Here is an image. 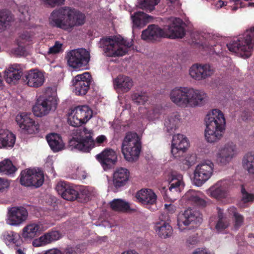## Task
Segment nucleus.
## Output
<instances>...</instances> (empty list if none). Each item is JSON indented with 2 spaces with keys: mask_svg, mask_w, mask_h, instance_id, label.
<instances>
[{
  "mask_svg": "<svg viewBox=\"0 0 254 254\" xmlns=\"http://www.w3.org/2000/svg\"><path fill=\"white\" fill-rule=\"evenodd\" d=\"M243 168L251 175H254V152L247 153L243 158Z\"/></svg>",
  "mask_w": 254,
  "mask_h": 254,
  "instance_id": "40",
  "label": "nucleus"
},
{
  "mask_svg": "<svg viewBox=\"0 0 254 254\" xmlns=\"http://www.w3.org/2000/svg\"><path fill=\"white\" fill-rule=\"evenodd\" d=\"M61 237V234L58 231H49L38 239H34L32 245L36 247H40L57 241Z\"/></svg>",
  "mask_w": 254,
  "mask_h": 254,
  "instance_id": "30",
  "label": "nucleus"
},
{
  "mask_svg": "<svg viewBox=\"0 0 254 254\" xmlns=\"http://www.w3.org/2000/svg\"><path fill=\"white\" fill-rule=\"evenodd\" d=\"M44 254H63L62 252L57 249H53L46 251Z\"/></svg>",
  "mask_w": 254,
  "mask_h": 254,
  "instance_id": "61",
  "label": "nucleus"
},
{
  "mask_svg": "<svg viewBox=\"0 0 254 254\" xmlns=\"http://www.w3.org/2000/svg\"><path fill=\"white\" fill-rule=\"evenodd\" d=\"M241 105H243L245 109L243 111L241 117L243 120H248L251 116L250 109L254 110V100L252 99H249L248 101H242Z\"/></svg>",
  "mask_w": 254,
  "mask_h": 254,
  "instance_id": "45",
  "label": "nucleus"
},
{
  "mask_svg": "<svg viewBox=\"0 0 254 254\" xmlns=\"http://www.w3.org/2000/svg\"><path fill=\"white\" fill-rule=\"evenodd\" d=\"M131 18L133 22V27L140 28L149 22L151 16L143 12L138 11L132 15Z\"/></svg>",
  "mask_w": 254,
  "mask_h": 254,
  "instance_id": "38",
  "label": "nucleus"
},
{
  "mask_svg": "<svg viewBox=\"0 0 254 254\" xmlns=\"http://www.w3.org/2000/svg\"><path fill=\"white\" fill-rule=\"evenodd\" d=\"M90 197V192L85 187H81L78 189V195L77 200L81 202H85L88 201Z\"/></svg>",
  "mask_w": 254,
  "mask_h": 254,
  "instance_id": "48",
  "label": "nucleus"
},
{
  "mask_svg": "<svg viewBox=\"0 0 254 254\" xmlns=\"http://www.w3.org/2000/svg\"><path fill=\"white\" fill-rule=\"evenodd\" d=\"M189 146V142L187 138L184 135L177 134L173 137L172 141L171 152L174 157L180 156L177 153L182 151L184 152Z\"/></svg>",
  "mask_w": 254,
  "mask_h": 254,
  "instance_id": "24",
  "label": "nucleus"
},
{
  "mask_svg": "<svg viewBox=\"0 0 254 254\" xmlns=\"http://www.w3.org/2000/svg\"><path fill=\"white\" fill-rule=\"evenodd\" d=\"M44 181V176L41 171L28 169L20 173V183L22 186L37 188L43 185Z\"/></svg>",
  "mask_w": 254,
  "mask_h": 254,
  "instance_id": "9",
  "label": "nucleus"
},
{
  "mask_svg": "<svg viewBox=\"0 0 254 254\" xmlns=\"http://www.w3.org/2000/svg\"><path fill=\"white\" fill-rule=\"evenodd\" d=\"M46 139L50 148L54 152H59L64 148V144L59 134L51 133L46 136Z\"/></svg>",
  "mask_w": 254,
  "mask_h": 254,
  "instance_id": "33",
  "label": "nucleus"
},
{
  "mask_svg": "<svg viewBox=\"0 0 254 254\" xmlns=\"http://www.w3.org/2000/svg\"><path fill=\"white\" fill-rule=\"evenodd\" d=\"M65 58L67 64L75 69L85 68L88 64L90 55L89 52L83 48L70 50L67 52Z\"/></svg>",
  "mask_w": 254,
  "mask_h": 254,
  "instance_id": "8",
  "label": "nucleus"
},
{
  "mask_svg": "<svg viewBox=\"0 0 254 254\" xmlns=\"http://www.w3.org/2000/svg\"><path fill=\"white\" fill-rule=\"evenodd\" d=\"M93 132L85 127L76 130L75 137L69 141V146L83 152H89L95 146Z\"/></svg>",
  "mask_w": 254,
  "mask_h": 254,
  "instance_id": "7",
  "label": "nucleus"
},
{
  "mask_svg": "<svg viewBox=\"0 0 254 254\" xmlns=\"http://www.w3.org/2000/svg\"><path fill=\"white\" fill-rule=\"evenodd\" d=\"M161 107L160 106L156 105L148 111V117L150 120H154L158 118L161 114Z\"/></svg>",
  "mask_w": 254,
  "mask_h": 254,
  "instance_id": "52",
  "label": "nucleus"
},
{
  "mask_svg": "<svg viewBox=\"0 0 254 254\" xmlns=\"http://www.w3.org/2000/svg\"><path fill=\"white\" fill-rule=\"evenodd\" d=\"M3 236L6 244H14L17 247L20 244V236L15 232L12 231H7L4 233Z\"/></svg>",
  "mask_w": 254,
  "mask_h": 254,
  "instance_id": "41",
  "label": "nucleus"
},
{
  "mask_svg": "<svg viewBox=\"0 0 254 254\" xmlns=\"http://www.w3.org/2000/svg\"><path fill=\"white\" fill-rule=\"evenodd\" d=\"M43 231V225L40 223H30L23 228L21 236L25 241L32 240Z\"/></svg>",
  "mask_w": 254,
  "mask_h": 254,
  "instance_id": "25",
  "label": "nucleus"
},
{
  "mask_svg": "<svg viewBox=\"0 0 254 254\" xmlns=\"http://www.w3.org/2000/svg\"><path fill=\"white\" fill-rule=\"evenodd\" d=\"M57 101L54 96L39 97L36 101L32 110L37 117H42L48 114L52 109L57 108Z\"/></svg>",
  "mask_w": 254,
  "mask_h": 254,
  "instance_id": "12",
  "label": "nucleus"
},
{
  "mask_svg": "<svg viewBox=\"0 0 254 254\" xmlns=\"http://www.w3.org/2000/svg\"><path fill=\"white\" fill-rule=\"evenodd\" d=\"M101 42L104 45V51L108 57H116L125 55L128 49L133 45V41H127L122 38L115 36L102 39Z\"/></svg>",
  "mask_w": 254,
  "mask_h": 254,
  "instance_id": "6",
  "label": "nucleus"
},
{
  "mask_svg": "<svg viewBox=\"0 0 254 254\" xmlns=\"http://www.w3.org/2000/svg\"><path fill=\"white\" fill-rule=\"evenodd\" d=\"M214 164L207 160L197 165L194 171L193 182L198 187L201 186L213 174Z\"/></svg>",
  "mask_w": 254,
  "mask_h": 254,
  "instance_id": "10",
  "label": "nucleus"
},
{
  "mask_svg": "<svg viewBox=\"0 0 254 254\" xmlns=\"http://www.w3.org/2000/svg\"><path fill=\"white\" fill-rule=\"evenodd\" d=\"M110 207L115 211L124 212L129 209V204L121 199H114L110 202Z\"/></svg>",
  "mask_w": 254,
  "mask_h": 254,
  "instance_id": "44",
  "label": "nucleus"
},
{
  "mask_svg": "<svg viewBox=\"0 0 254 254\" xmlns=\"http://www.w3.org/2000/svg\"><path fill=\"white\" fill-rule=\"evenodd\" d=\"M28 214L27 209L23 207H12L8 209L6 222L11 226H19L26 220Z\"/></svg>",
  "mask_w": 254,
  "mask_h": 254,
  "instance_id": "17",
  "label": "nucleus"
},
{
  "mask_svg": "<svg viewBox=\"0 0 254 254\" xmlns=\"http://www.w3.org/2000/svg\"><path fill=\"white\" fill-rule=\"evenodd\" d=\"M16 122L21 129V132L24 134H35L39 130L38 124L36 123L29 115L24 113L16 116Z\"/></svg>",
  "mask_w": 254,
  "mask_h": 254,
  "instance_id": "14",
  "label": "nucleus"
},
{
  "mask_svg": "<svg viewBox=\"0 0 254 254\" xmlns=\"http://www.w3.org/2000/svg\"><path fill=\"white\" fill-rule=\"evenodd\" d=\"M122 151L126 160L136 161L140 155L142 146L140 138L136 132H127L123 140Z\"/></svg>",
  "mask_w": 254,
  "mask_h": 254,
  "instance_id": "5",
  "label": "nucleus"
},
{
  "mask_svg": "<svg viewBox=\"0 0 254 254\" xmlns=\"http://www.w3.org/2000/svg\"><path fill=\"white\" fill-rule=\"evenodd\" d=\"M85 15L78 9L69 6H64L54 9L49 17L51 27L70 32L75 27L83 25Z\"/></svg>",
  "mask_w": 254,
  "mask_h": 254,
  "instance_id": "1",
  "label": "nucleus"
},
{
  "mask_svg": "<svg viewBox=\"0 0 254 254\" xmlns=\"http://www.w3.org/2000/svg\"><path fill=\"white\" fill-rule=\"evenodd\" d=\"M165 208L170 213H172L174 212V206L171 204L165 205Z\"/></svg>",
  "mask_w": 254,
  "mask_h": 254,
  "instance_id": "64",
  "label": "nucleus"
},
{
  "mask_svg": "<svg viewBox=\"0 0 254 254\" xmlns=\"http://www.w3.org/2000/svg\"><path fill=\"white\" fill-rule=\"evenodd\" d=\"M213 68L209 64H194L190 68L189 73L190 76L196 80L205 79L214 73Z\"/></svg>",
  "mask_w": 254,
  "mask_h": 254,
  "instance_id": "19",
  "label": "nucleus"
},
{
  "mask_svg": "<svg viewBox=\"0 0 254 254\" xmlns=\"http://www.w3.org/2000/svg\"><path fill=\"white\" fill-rule=\"evenodd\" d=\"M91 79V75L88 72L75 76L72 80L75 94L81 96L85 95L89 89Z\"/></svg>",
  "mask_w": 254,
  "mask_h": 254,
  "instance_id": "15",
  "label": "nucleus"
},
{
  "mask_svg": "<svg viewBox=\"0 0 254 254\" xmlns=\"http://www.w3.org/2000/svg\"><path fill=\"white\" fill-rule=\"evenodd\" d=\"M113 84L115 89L120 90L123 93H127L133 86V81L130 77L120 74L114 79Z\"/></svg>",
  "mask_w": 254,
  "mask_h": 254,
  "instance_id": "29",
  "label": "nucleus"
},
{
  "mask_svg": "<svg viewBox=\"0 0 254 254\" xmlns=\"http://www.w3.org/2000/svg\"><path fill=\"white\" fill-rule=\"evenodd\" d=\"M205 121V137L209 142L219 140L225 130L226 121L223 113L218 109H213L207 114Z\"/></svg>",
  "mask_w": 254,
  "mask_h": 254,
  "instance_id": "3",
  "label": "nucleus"
},
{
  "mask_svg": "<svg viewBox=\"0 0 254 254\" xmlns=\"http://www.w3.org/2000/svg\"><path fill=\"white\" fill-rule=\"evenodd\" d=\"M138 201L143 205H153L157 200V195L151 189H141L136 193Z\"/></svg>",
  "mask_w": 254,
  "mask_h": 254,
  "instance_id": "28",
  "label": "nucleus"
},
{
  "mask_svg": "<svg viewBox=\"0 0 254 254\" xmlns=\"http://www.w3.org/2000/svg\"><path fill=\"white\" fill-rule=\"evenodd\" d=\"M229 185L226 181H220L209 189L210 196L217 199L226 198L229 194Z\"/></svg>",
  "mask_w": 254,
  "mask_h": 254,
  "instance_id": "23",
  "label": "nucleus"
},
{
  "mask_svg": "<svg viewBox=\"0 0 254 254\" xmlns=\"http://www.w3.org/2000/svg\"><path fill=\"white\" fill-rule=\"evenodd\" d=\"M237 153L236 144L232 142L226 143L218 149L216 155L217 162L221 166H225L231 162Z\"/></svg>",
  "mask_w": 254,
  "mask_h": 254,
  "instance_id": "13",
  "label": "nucleus"
},
{
  "mask_svg": "<svg viewBox=\"0 0 254 254\" xmlns=\"http://www.w3.org/2000/svg\"><path fill=\"white\" fill-rule=\"evenodd\" d=\"M196 161V157L195 155L191 154L188 155L182 161L183 168L184 169H188L193 165H194Z\"/></svg>",
  "mask_w": 254,
  "mask_h": 254,
  "instance_id": "50",
  "label": "nucleus"
},
{
  "mask_svg": "<svg viewBox=\"0 0 254 254\" xmlns=\"http://www.w3.org/2000/svg\"><path fill=\"white\" fill-rule=\"evenodd\" d=\"M22 69L18 65H13L5 70L4 78L6 82L15 83L22 76Z\"/></svg>",
  "mask_w": 254,
  "mask_h": 254,
  "instance_id": "32",
  "label": "nucleus"
},
{
  "mask_svg": "<svg viewBox=\"0 0 254 254\" xmlns=\"http://www.w3.org/2000/svg\"><path fill=\"white\" fill-rule=\"evenodd\" d=\"M56 190L59 194L65 200L72 201L77 199L78 188L68 182H58Z\"/></svg>",
  "mask_w": 254,
  "mask_h": 254,
  "instance_id": "16",
  "label": "nucleus"
},
{
  "mask_svg": "<svg viewBox=\"0 0 254 254\" xmlns=\"http://www.w3.org/2000/svg\"><path fill=\"white\" fill-rule=\"evenodd\" d=\"M160 0H141L138 3L140 8L151 12L155 8V6L158 4Z\"/></svg>",
  "mask_w": 254,
  "mask_h": 254,
  "instance_id": "46",
  "label": "nucleus"
},
{
  "mask_svg": "<svg viewBox=\"0 0 254 254\" xmlns=\"http://www.w3.org/2000/svg\"><path fill=\"white\" fill-rule=\"evenodd\" d=\"M183 176L175 171H171L168 175V182L169 184V190L172 191L180 190V186L182 183Z\"/></svg>",
  "mask_w": 254,
  "mask_h": 254,
  "instance_id": "35",
  "label": "nucleus"
},
{
  "mask_svg": "<svg viewBox=\"0 0 254 254\" xmlns=\"http://www.w3.org/2000/svg\"><path fill=\"white\" fill-rule=\"evenodd\" d=\"M63 254H77V253L74 248L68 247L64 250Z\"/></svg>",
  "mask_w": 254,
  "mask_h": 254,
  "instance_id": "58",
  "label": "nucleus"
},
{
  "mask_svg": "<svg viewBox=\"0 0 254 254\" xmlns=\"http://www.w3.org/2000/svg\"><path fill=\"white\" fill-rule=\"evenodd\" d=\"M167 36L165 31L154 24L149 25L146 29L142 31L141 34V38L144 40H155Z\"/></svg>",
  "mask_w": 254,
  "mask_h": 254,
  "instance_id": "26",
  "label": "nucleus"
},
{
  "mask_svg": "<svg viewBox=\"0 0 254 254\" xmlns=\"http://www.w3.org/2000/svg\"><path fill=\"white\" fill-rule=\"evenodd\" d=\"M92 116V111L88 106H78L72 110L69 114L68 123L71 126L79 127L86 123Z\"/></svg>",
  "mask_w": 254,
  "mask_h": 254,
  "instance_id": "11",
  "label": "nucleus"
},
{
  "mask_svg": "<svg viewBox=\"0 0 254 254\" xmlns=\"http://www.w3.org/2000/svg\"><path fill=\"white\" fill-rule=\"evenodd\" d=\"M155 230L159 236L162 238L170 237L173 233V228L167 222L161 221L155 226Z\"/></svg>",
  "mask_w": 254,
  "mask_h": 254,
  "instance_id": "37",
  "label": "nucleus"
},
{
  "mask_svg": "<svg viewBox=\"0 0 254 254\" xmlns=\"http://www.w3.org/2000/svg\"><path fill=\"white\" fill-rule=\"evenodd\" d=\"M96 158L104 170L110 169L114 167L117 162L116 152L110 148L105 149L96 155Z\"/></svg>",
  "mask_w": 254,
  "mask_h": 254,
  "instance_id": "20",
  "label": "nucleus"
},
{
  "mask_svg": "<svg viewBox=\"0 0 254 254\" xmlns=\"http://www.w3.org/2000/svg\"><path fill=\"white\" fill-rule=\"evenodd\" d=\"M17 170L16 168L9 159H5L0 162V173L5 175H11Z\"/></svg>",
  "mask_w": 254,
  "mask_h": 254,
  "instance_id": "43",
  "label": "nucleus"
},
{
  "mask_svg": "<svg viewBox=\"0 0 254 254\" xmlns=\"http://www.w3.org/2000/svg\"><path fill=\"white\" fill-rule=\"evenodd\" d=\"M201 192L199 191L190 190L186 193L185 197L192 204L203 208L207 205V202L201 197Z\"/></svg>",
  "mask_w": 254,
  "mask_h": 254,
  "instance_id": "34",
  "label": "nucleus"
},
{
  "mask_svg": "<svg viewBox=\"0 0 254 254\" xmlns=\"http://www.w3.org/2000/svg\"><path fill=\"white\" fill-rule=\"evenodd\" d=\"M218 219L215 229L218 232H220L228 227L229 223L224 216L223 210L220 208L218 209Z\"/></svg>",
  "mask_w": 254,
  "mask_h": 254,
  "instance_id": "42",
  "label": "nucleus"
},
{
  "mask_svg": "<svg viewBox=\"0 0 254 254\" xmlns=\"http://www.w3.org/2000/svg\"><path fill=\"white\" fill-rule=\"evenodd\" d=\"M192 254H210V253L206 249H198Z\"/></svg>",
  "mask_w": 254,
  "mask_h": 254,
  "instance_id": "60",
  "label": "nucleus"
},
{
  "mask_svg": "<svg viewBox=\"0 0 254 254\" xmlns=\"http://www.w3.org/2000/svg\"><path fill=\"white\" fill-rule=\"evenodd\" d=\"M206 97L203 91L187 87H175L170 93L171 101L181 108L201 106Z\"/></svg>",
  "mask_w": 254,
  "mask_h": 254,
  "instance_id": "2",
  "label": "nucleus"
},
{
  "mask_svg": "<svg viewBox=\"0 0 254 254\" xmlns=\"http://www.w3.org/2000/svg\"><path fill=\"white\" fill-rule=\"evenodd\" d=\"M201 221L202 217L199 212L191 209H188L179 215L178 218V226L181 230H183L185 229V228H182L183 225L187 226L190 224L197 225L200 224Z\"/></svg>",
  "mask_w": 254,
  "mask_h": 254,
  "instance_id": "18",
  "label": "nucleus"
},
{
  "mask_svg": "<svg viewBox=\"0 0 254 254\" xmlns=\"http://www.w3.org/2000/svg\"><path fill=\"white\" fill-rule=\"evenodd\" d=\"M10 185V182L6 179L0 178V192H3Z\"/></svg>",
  "mask_w": 254,
  "mask_h": 254,
  "instance_id": "56",
  "label": "nucleus"
},
{
  "mask_svg": "<svg viewBox=\"0 0 254 254\" xmlns=\"http://www.w3.org/2000/svg\"><path fill=\"white\" fill-rule=\"evenodd\" d=\"M183 21L180 18H172L170 23L166 28V37L175 39L182 38L185 34L184 28L182 26Z\"/></svg>",
  "mask_w": 254,
  "mask_h": 254,
  "instance_id": "22",
  "label": "nucleus"
},
{
  "mask_svg": "<svg viewBox=\"0 0 254 254\" xmlns=\"http://www.w3.org/2000/svg\"><path fill=\"white\" fill-rule=\"evenodd\" d=\"M18 47L15 49L14 52L17 55L22 56L24 55L26 52V49L24 44H19L17 43Z\"/></svg>",
  "mask_w": 254,
  "mask_h": 254,
  "instance_id": "57",
  "label": "nucleus"
},
{
  "mask_svg": "<svg viewBox=\"0 0 254 254\" xmlns=\"http://www.w3.org/2000/svg\"><path fill=\"white\" fill-rule=\"evenodd\" d=\"M22 80L28 86L38 88L43 84L45 77L41 71L37 69H31L24 74Z\"/></svg>",
  "mask_w": 254,
  "mask_h": 254,
  "instance_id": "21",
  "label": "nucleus"
},
{
  "mask_svg": "<svg viewBox=\"0 0 254 254\" xmlns=\"http://www.w3.org/2000/svg\"><path fill=\"white\" fill-rule=\"evenodd\" d=\"M241 192L242 194V200L244 203L252 202L254 200V195L248 193L243 186L242 187Z\"/></svg>",
  "mask_w": 254,
  "mask_h": 254,
  "instance_id": "53",
  "label": "nucleus"
},
{
  "mask_svg": "<svg viewBox=\"0 0 254 254\" xmlns=\"http://www.w3.org/2000/svg\"><path fill=\"white\" fill-rule=\"evenodd\" d=\"M180 120V116L178 113H173L165 119V128L169 135L173 134L178 128Z\"/></svg>",
  "mask_w": 254,
  "mask_h": 254,
  "instance_id": "31",
  "label": "nucleus"
},
{
  "mask_svg": "<svg viewBox=\"0 0 254 254\" xmlns=\"http://www.w3.org/2000/svg\"><path fill=\"white\" fill-rule=\"evenodd\" d=\"M62 44L58 41H56L55 45L50 48L49 52L51 54H57L59 53L62 49Z\"/></svg>",
  "mask_w": 254,
  "mask_h": 254,
  "instance_id": "55",
  "label": "nucleus"
},
{
  "mask_svg": "<svg viewBox=\"0 0 254 254\" xmlns=\"http://www.w3.org/2000/svg\"><path fill=\"white\" fill-rule=\"evenodd\" d=\"M33 35L31 32L24 31L21 33L17 39V43L24 44L26 42L32 41Z\"/></svg>",
  "mask_w": 254,
  "mask_h": 254,
  "instance_id": "51",
  "label": "nucleus"
},
{
  "mask_svg": "<svg viewBox=\"0 0 254 254\" xmlns=\"http://www.w3.org/2000/svg\"><path fill=\"white\" fill-rule=\"evenodd\" d=\"M106 139H107V138L105 135H101L98 136L96 138V141L97 143H98L99 144H101V143H103Z\"/></svg>",
  "mask_w": 254,
  "mask_h": 254,
  "instance_id": "63",
  "label": "nucleus"
},
{
  "mask_svg": "<svg viewBox=\"0 0 254 254\" xmlns=\"http://www.w3.org/2000/svg\"><path fill=\"white\" fill-rule=\"evenodd\" d=\"M231 211L233 213L235 218V228L238 229L242 226L244 222V217L238 213L236 208L234 207L231 209Z\"/></svg>",
  "mask_w": 254,
  "mask_h": 254,
  "instance_id": "49",
  "label": "nucleus"
},
{
  "mask_svg": "<svg viewBox=\"0 0 254 254\" xmlns=\"http://www.w3.org/2000/svg\"><path fill=\"white\" fill-rule=\"evenodd\" d=\"M197 242V238L195 237H190L187 240V243L191 245H195Z\"/></svg>",
  "mask_w": 254,
  "mask_h": 254,
  "instance_id": "59",
  "label": "nucleus"
},
{
  "mask_svg": "<svg viewBox=\"0 0 254 254\" xmlns=\"http://www.w3.org/2000/svg\"><path fill=\"white\" fill-rule=\"evenodd\" d=\"M131 98L132 101L137 105H143L148 99L147 93L144 92L133 93Z\"/></svg>",
  "mask_w": 254,
  "mask_h": 254,
  "instance_id": "47",
  "label": "nucleus"
},
{
  "mask_svg": "<svg viewBox=\"0 0 254 254\" xmlns=\"http://www.w3.org/2000/svg\"><path fill=\"white\" fill-rule=\"evenodd\" d=\"M129 171L125 168L116 169L113 174V183L114 187L118 190L126 185L129 177Z\"/></svg>",
  "mask_w": 254,
  "mask_h": 254,
  "instance_id": "27",
  "label": "nucleus"
},
{
  "mask_svg": "<svg viewBox=\"0 0 254 254\" xmlns=\"http://www.w3.org/2000/svg\"><path fill=\"white\" fill-rule=\"evenodd\" d=\"M13 20L11 12L5 9L0 10V32L4 31Z\"/></svg>",
  "mask_w": 254,
  "mask_h": 254,
  "instance_id": "39",
  "label": "nucleus"
},
{
  "mask_svg": "<svg viewBox=\"0 0 254 254\" xmlns=\"http://www.w3.org/2000/svg\"><path fill=\"white\" fill-rule=\"evenodd\" d=\"M46 4L49 5L52 7L57 5H62L64 3L65 0H42Z\"/></svg>",
  "mask_w": 254,
  "mask_h": 254,
  "instance_id": "54",
  "label": "nucleus"
},
{
  "mask_svg": "<svg viewBox=\"0 0 254 254\" xmlns=\"http://www.w3.org/2000/svg\"><path fill=\"white\" fill-rule=\"evenodd\" d=\"M15 136L7 130H0V148L12 147L15 142Z\"/></svg>",
  "mask_w": 254,
  "mask_h": 254,
  "instance_id": "36",
  "label": "nucleus"
},
{
  "mask_svg": "<svg viewBox=\"0 0 254 254\" xmlns=\"http://www.w3.org/2000/svg\"><path fill=\"white\" fill-rule=\"evenodd\" d=\"M229 51L239 54L242 58H249L254 47V26L251 27L243 35L227 45Z\"/></svg>",
  "mask_w": 254,
  "mask_h": 254,
  "instance_id": "4",
  "label": "nucleus"
},
{
  "mask_svg": "<svg viewBox=\"0 0 254 254\" xmlns=\"http://www.w3.org/2000/svg\"><path fill=\"white\" fill-rule=\"evenodd\" d=\"M229 2H233L234 5H239V7L240 8L245 6L244 3L241 0H229Z\"/></svg>",
  "mask_w": 254,
  "mask_h": 254,
  "instance_id": "62",
  "label": "nucleus"
}]
</instances>
